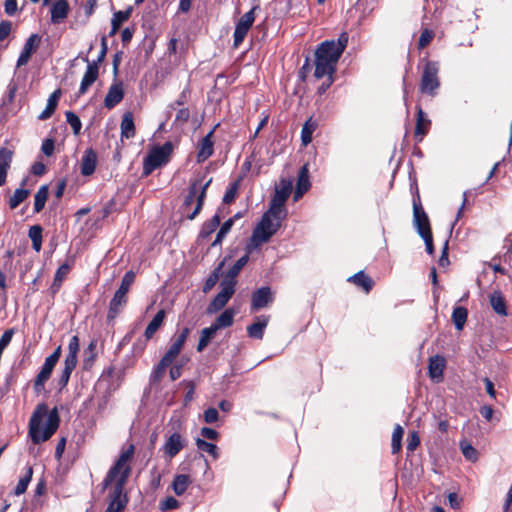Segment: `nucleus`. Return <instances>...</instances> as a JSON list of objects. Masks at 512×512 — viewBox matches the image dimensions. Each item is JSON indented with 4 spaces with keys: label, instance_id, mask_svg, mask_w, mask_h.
<instances>
[{
    "label": "nucleus",
    "instance_id": "nucleus-39",
    "mask_svg": "<svg viewBox=\"0 0 512 512\" xmlns=\"http://www.w3.org/2000/svg\"><path fill=\"white\" fill-rule=\"evenodd\" d=\"M61 357V346H58L54 352L49 355L41 368V371L49 374L51 376L54 367L56 366L57 362L59 361Z\"/></svg>",
    "mask_w": 512,
    "mask_h": 512
},
{
    "label": "nucleus",
    "instance_id": "nucleus-11",
    "mask_svg": "<svg viewBox=\"0 0 512 512\" xmlns=\"http://www.w3.org/2000/svg\"><path fill=\"white\" fill-rule=\"evenodd\" d=\"M293 187V182L290 179H282L279 182V185L275 188L274 196L270 202L269 208H274V210L285 213L286 209L284 208V205L288 199V197L291 194Z\"/></svg>",
    "mask_w": 512,
    "mask_h": 512
},
{
    "label": "nucleus",
    "instance_id": "nucleus-61",
    "mask_svg": "<svg viewBox=\"0 0 512 512\" xmlns=\"http://www.w3.org/2000/svg\"><path fill=\"white\" fill-rule=\"evenodd\" d=\"M11 32V23L9 21L0 22V40H4Z\"/></svg>",
    "mask_w": 512,
    "mask_h": 512
},
{
    "label": "nucleus",
    "instance_id": "nucleus-21",
    "mask_svg": "<svg viewBox=\"0 0 512 512\" xmlns=\"http://www.w3.org/2000/svg\"><path fill=\"white\" fill-rule=\"evenodd\" d=\"M183 447V437L179 433L175 432L166 440L163 450L168 457L173 458L183 449Z\"/></svg>",
    "mask_w": 512,
    "mask_h": 512
},
{
    "label": "nucleus",
    "instance_id": "nucleus-13",
    "mask_svg": "<svg viewBox=\"0 0 512 512\" xmlns=\"http://www.w3.org/2000/svg\"><path fill=\"white\" fill-rule=\"evenodd\" d=\"M413 221L420 236L432 233L428 216L420 202H413Z\"/></svg>",
    "mask_w": 512,
    "mask_h": 512
},
{
    "label": "nucleus",
    "instance_id": "nucleus-51",
    "mask_svg": "<svg viewBox=\"0 0 512 512\" xmlns=\"http://www.w3.org/2000/svg\"><path fill=\"white\" fill-rule=\"evenodd\" d=\"M461 450H462L464 457L467 460L474 462L478 459V452L471 444H469L467 442H462Z\"/></svg>",
    "mask_w": 512,
    "mask_h": 512
},
{
    "label": "nucleus",
    "instance_id": "nucleus-3",
    "mask_svg": "<svg viewBox=\"0 0 512 512\" xmlns=\"http://www.w3.org/2000/svg\"><path fill=\"white\" fill-rule=\"evenodd\" d=\"M59 415L56 409L48 411L46 404L37 405L29 421V435L33 443L47 441L59 427Z\"/></svg>",
    "mask_w": 512,
    "mask_h": 512
},
{
    "label": "nucleus",
    "instance_id": "nucleus-5",
    "mask_svg": "<svg viewBox=\"0 0 512 512\" xmlns=\"http://www.w3.org/2000/svg\"><path fill=\"white\" fill-rule=\"evenodd\" d=\"M80 349V341L77 335H74L70 338L68 344V352L64 359V367L61 371V374L58 378V386L59 389L62 390L65 388L69 382L71 373L76 368L77 365V355Z\"/></svg>",
    "mask_w": 512,
    "mask_h": 512
},
{
    "label": "nucleus",
    "instance_id": "nucleus-27",
    "mask_svg": "<svg viewBox=\"0 0 512 512\" xmlns=\"http://www.w3.org/2000/svg\"><path fill=\"white\" fill-rule=\"evenodd\" d=\"M348 281L363 289L366 293H369L374 286L373 279L363 271L352 275L348 278Z\"/></svg>",
    "mask_w": 512,
    "mask_h": 512
},
{
    "label": "nucleus",
    "instance_id": "nucleus-43",
    "mask_svg": "<svg viewBox=\"0 0 512 512\" xmlns=\"http://www.w3.org/2000/svg\"><path fill=\"white\" fill-rule=\"evenodd\" d=\"M221 221V217L218 214H215L209 221L205 222L200 231V237L207 238L209 237L219 226Z\"/></svg>",
    "mask_w": 512,
    "mask_h": 512
},
{
    "label": "nucleus",
    "instance_id": "nucleus-55",
    "mask_svg": "<svg viewBox=\"0 0 512 512\" xmlns=\"http://www.w3.org/2000/svg\"><path fill=\"white\" fill-rule=\"evenodd\" d=\"M204 421L208 424L214 423L219 419L217 409L211 407L204 411Z\"/></svg>",
    "mask_w": 512,
    "mask_h": 512
},
{
    "label": "nucleus",
    "instance_id": "nucleus-42",
    "mask_svg": "<svg viewBox=\"0 0 512 512\" xmlns=\"http://www.w3.org/2000/svg\"><path fill=\"white\" fill-rule=\"evenodd\" d=\"M249 256L246 254L239 258L236 263L229 269L226 275V279L223 281H236L235 278L238 276L242 268L247 264Z\"/></svg>",
    "mask_w": 512,
    "mask_h": 512
},
{
    "label": "nucleus",
    "instance_id": "nucleus-10",
    "mask_svg": "<svg viewBox=\"0 0 512 512\" xmlns=\"http://www.w3.org/2000/svg\"><path fill=\"white\" fill-rule=\"evenodd\" d=\"M438 65L435 62H427L421 78V91L434 95L439 87Z\"/></svg>",
    "mask_w": 512,
    "mask_h": 512
},
{
    "label": "nucleus",
    "instance_id": "nucleus-53",
    "mask_svg": "<svg viewBox=\"0 0 512 512\" xmlns=\"http://www.w3.org/2000/svg\"><path fill=\"white\" fill-rule=\"evenodd\" d=\"M434 38V32L430 29H424L420 35L419 41H418V48L423 49L425 48Z\"/></svg>",
    "mask_w": 512,
    "mask_h": 512
},
{
    "label": "nucleus",
    "instance_id": "nucleus-4",
    "mask_svg": "<svg viewBox=\"0 0 512 512\" xmlns=\"http://www.w3.org/2000/svg\"><path fill=\"white\" fill-rule=\"evenodd\" d=\"M285 213H280L274 208H269L255 227L251 241L255 246L267 242L280 228L281 222L285 219Z\"/></svg>",
    "mask_w": 512,
    "mask_h": 512
},
{
    "label": "nucleus",
    "instance_id": "nucleus-52",
    "mask_svg": "<svg viewBox=\"0 0 512 512\" xmlns=\"http://www.w3.org/2000/svg\"><path fill=\"white\" fill-rule=\"evenodd\" d=\"M50 378V375L41 371L37 374L34 380V391L40 394L44 390L46 381Z\"/></svg>",
    "mask_w": 512,
    "mask_h": 512
},
{
    "label": "nucleus",
    "instance_id": "nucleus-9",
    "mask_svg": "<svg viewBox=\"0 0 512 512\" xmlns=\"http://www.w3.org/2000/svg\"><path fill=\"white\" fill-rule=\"evenodd\" d=\"M236 281H222L221 291L208 305L207 314H214L223 309L235 292Z\"/></svg>",
    "mask_w": 512,
    "mask_h": 512
},
{
    "label": "nucleus",
    "instance_id": "nucleus-50",
    "mask_svg": "<svg viewBox=\"0 0 512 512\" xmlns=\"http://www.w3.org/2000/svg\"><path fill=\"white\" fill-rule=\"evenodd\" d=\"M65 116H66V121L69 123V125L71 126V128L73 130V133L75 135H78L80 133V130L82 127L80 118L72 111L66 112Z\"/></svg>",
    "mask_w": 512,
    "mask_h": 512
},
{
    "label": "nucleus",
    "instance_id": "nucleus-15",
    "mask_svg": "<svg viewBox=\"0 0 512 512\" xmlns=\"http://www.w3.org/2000/svg\"><path fill=\"white\" fill-rule=\"evenodd\" d=\"M273 293L270 287H261L253 292L251 297V309L252 311H258L259 309L267 307L273 302Z\"/></svg>",
    "mask_w": 512,
    "mask_h": 512
},
{
    "label": "nucleus",
    "instance_id": "nucleus-17",
    "mask_svg": "<svg viewBox=\"0 0 512 512\" xmlns=\"http://www.w3.org/2000/svg\"><path fill=\"white\" fill-rule=\"evenodd\" d=\"M189 334L190 329L187 327L183 328L169 347L168 351L164 354V357L173 362L180 354Z\"/></svg>",
    "mask_w": 512,
    "mask_h": 512
},
{
    "label": "nucleus",
    "instance_id": "nucleus-20",
    "mask_svg": "<svg viewBox=\"0 0 512 512\" xmlns=\"http://www.w3.org/2000/svg\"><path fill=\"white\" fill-rule=\"evenodd\" d=\"M69 3L67 0H57L52 4L50 13H51V22L53 24L62 23L69 14Z\"/></svg>",
    "mask_w": 512,
    "mask_h": 512
},
{
    "label": "nucleus",
    "instance_id": "nucleus-37",
    "mask_svg": "<svg viewBox=\"0 0 512 512\" xmlns=\"http://www.w3.org/2000/svg\"><path fill=\"white\" fill-rule=\"evenodd\" d=\"M317 127V123L309 118L303 125L301 131V141L303 146H307L312 141V135Z\"/></svg>",
    "mask_w": 512,
    "mask_h": 512
},
{
    "label": "nucleus",
    "instance_id": "nucleus-8",
    "mask_svg": "<svg viewBox=\"0 0 512 512\" xmlns=\"http://www.w3.org/2000/svg\"><path fill=\"white\" fill-rule=\"evenodd\" d=\"M210 183L211 179H209L204 184H202L200 180H195L191 184L188 195L186 196L184 201V207L185 209H188V207L193 203L195 198L197 199V203L194 210L187 215V218L189 220H193L200 213L204 203V199L206 197V191Z\"/></svg>",
    "mask_w": 512,
    "mask_h": 512
},
{
    "label": "nucleus",
    "instance_id": "nucleus-19",
    "mask_svg": "<svg viewBox=\"0 0 512 512\" xmlns=\"http://www.w3.org/2000/svg\"><path fill=\"white\" fill-rule=\"evenodd\" d=\"M214 129H212L198 144L197 162L207 160L213 154L214 142L212 140Z\"/></svg>",
    "mask_w": 512,
    "mask_h": 512
},
{
    "label": "nucleus",
    "instance_id": "nucleus-60",
    "mask_svg": "<svg viewBox=\"0 0 512 512\" xmlns=\"http://www.w3.org/2000/svg\"><path fill=\"white\" fill-rule=\"evenodd\" d=\"M70 267L67 264L61 265L55 274V282H62L64 277L68 274Z\"/></svg>",
    "mask_w": 512,
    "mask_h": 512
},
{
    "label": "nucleus",
    "instance_id": "nucleus-7",
    "mask_svg": "<svg viewBox=\"0 0 512 512\" xmlns=\"http://www.w3.org/2000/svg\"><path fill=\"white\" fill-rule=\"evenodd\" d=\"M135 281V273L128 271L122 278L119 289L110 301L108 318L114 319L121 308L127 303V294Z\"/></svg>",
    "mask_w": 512,
    "mask_h": 512
},
{
    "label": "nucleus",
    "instance_id": "nucleus-31",
    "mask_svg": "<svg viewBox=\"0 0 512 512\" xmlns=\"http://www.w3.org/2000/svg\"><path fill=\"white\" fill-rule=\"evenodd\" d=\"M490 305L493 310L501 316L507 315V307L503 295L499 291H494L489 296Z\"/></svg>",
    "mask_w": 512,
    "mask_h": 512
},
{
    "label": "nucleus",
    "instance_id": "nucleus-58",
    "mask_svg": "<svg viewBox=\"0 0 512 512\" xmlns=\"http://www.w3.org/2000/svg\"><path fill=\"white\" fill-rule=\"evenodd\" d=\"M179 506L178 500L173 497H168L161 503V510L176 509Z\"/></svg>",
    "mask_w": 512,
    "mask_h": 512
},
{
    "label": "nucleus",
    "instance_id": "nucleus-64",
    "mask_svg": "<svg viewBox=\"0 0 512 512\" xmlns=\"http://www.w3.org/2000/svg\"><path fill=\"white\" fill-rule=\"evenodd\" d=\"M190 117V112L187 108L180 109L175 117V121L179 123H186Z\"/></svg>",
    "mask_w": 512,
    "mask_h": 512
},
{
    "label": "nucleus",
    "instance_id": "nucleus-59",
    "mask_svg": "<svg viewBox=\"0 0 512 512\" xmlns=\"http://www.w3.org/2000/svg\"><path fill=\"white\" fill-rule=\"evenodd\" d=\"M41 150L46 156H51L54 152V140L53 139L44 140V142L42 143Z\"/></svg>",
    "mask_w": 512,
    "mask_h": 512
},
{
    "label": "nucleus",
    "instance_id": "nucleus-22",
    "mask_svg": "<svg viewBox=\"0 0 512 512\" xmlns=\"http://www.w3.org/2000/svg\"><path fill=\"white\" fill-rule=\"evenodd\" d=\"M446 365L444 357L435 355L430 357L428 365V373L432 380L440 382L443 379V371Z\"/></svg>",
    "mask_w": 512,
    "mask_h": 512
},
{
    "label": "nucleus",
    "instance_id": "nucleus-32",
    "mask_svg": "<svg viewBox=\"0 0 512 512\" xmlns=\"http://www.w3.org/2000/svg\"><path fill=\"white\" fill-rule=\"evenodd\" d=\"M165 319V311L163 309L159 310L154 318L149 322L148 326L145 329L144 335L146 339H151L156 331L161 327Z\"/></svg>",
    "mask_w": 512,
    "mask_h": 512
},
{
    "label": "nucleus",
    "instance_id": "nucleus-49",
    "mask_svg": "<svg viewBox=\"0 0 512 512\" xmlns=\"http://www.w3.org/2000/svg\"><path fill=\"white\" fill-rule=\"evenodd\" d=\"M225 261H226V259L221 261L219 263V265L215 268L213 273L208 277V279L206 280L204 287H203L204 292L209 291L217 283V281L219 279L220 271H221L222 267L224 266Z\"/></svg>",
    "mask_w": 512,
    "mask_h": 512
},
{
    "label": "nucleus",
    "instance_id": "nucleus-2",
    "mask_svg": "<svg viewBox=\"0 0 512 512\" xmlns=\"http://www.w3.org/2000/svg\"><path fill=\"white\" fill-rule=\"evenodd\" d=\"M348 43L347 33H342L338 40H326L322 42L315 51L314 78L325 81L318 88L319 93H324L334 81V73L338 60L344 52Z\"/></svg>",
    "mask_w": 512,
    "mask_h": 512
},
{
    "label": "nucleus",
    "instance_id": "nucleus-41",
    "mask_svg": "<svg viewBox=\"0 0 512 512\" xmlns=\"http://www.w3.org/2000/svg\"><path fill=\"white\" fill-rule=\"evenodd\" d=\"M28 236L32 241V247L36 252H39L42 247V227L40 225L31 226Z\"/></svg>",
    "mask_w": 512,
    "mask_h": 512
},
{
    "label": "nucleus",
    "instance_id": "nucleus-14",
    "mask_svg": "<svg viewBox=\"0 0 512 512\" xmlns=\"http://www.w3.org/2000/svg\"><path fill=\"white\" fill-rule=\"evenodd\" d=\"M41 43V37L38 34H31L26 40L24 47L17 60V67L26 65L31 55L37 51Z\"/></svg>",
    "mask_w": 512,
    "mask_h": 512
},
{
    "label": "nucleus",
    "instance_id": "nucleus-48",
    "mask_svg": "<svg viewBox=\"0 0 512 512\" xmlns=\"http://www.w3.org/2000/svg\"><path fill=\"white\" fill-rule=\"evenodd\" d=\"M234 223V218H230L227 221H225L222 226L220 227L216 238L214 242L212 243V246L215 247L217 245H220L224 237L229 233Z\"/></svg>",
    "mask_w": 512,
    "mask_h": 512
},
{
    "label": "nucleus",
    "instance_id": "nucleus-6",
    "mask_svg": "<svg viewBox=\"0 0 512 512\" xmlns=\"http://www.w3.org/2000/svg\"><path fill=\"white\" fill-rule=\"evenodd\" d=\"M172 152L173 144L171 142H166L162 146L153 148L144 159V174L149 175L158 167L166 164L169 161Z\"/></svg>",
    "mask_w": 512,
    "mask_h": 512
},
{
    "label": "nucleus",
    "instance_id": "nucleus-34",
    "mask_svg": "<svg viewBox=\"0 0 512 512\" xmlns=\"http://www.w3.org/2000/svg\"><path fill=\"white\" fill-rule=\"evenodd\" d=\"M468 311L465 307L458 306L452 313V321L456 329L461 331L467 321Z\"/></svg>",
    "mask_w": 512,
    "mask_h": 512
},
{
    "label": "nucleus",
    "instance_id": "nucleus-36",
    "mask_svg": "<svg viewBox=\"0 0 512 512\" xmlns=\"http://www.w3.org/2000/svg\"><path fill=\"white\" fill-rule=\"evenodd\" d=\"M216 332H217V330L213 325H211L207 328H204L201 331V336H200V339H199V342L197 345L198 352L203 351L208 346L210 341L214 338Z\"/></svg>",
    "mask_w": 512,
    "mask_h": 512
},
{
    "label": "nucleus",
    "instance_id": "nucleus-54",
    "mask_svg": "<svg viewBox=\"0 0 512 512\" xmlns=\"http://www.w3.org/2000/svg\"><path fill=\"white\" fill-rule=\"evenodd\" d=\"M420 444V439L417 432H410L408 435L407 450L414 451Z\"/></svg>",
    "mask_w": 512,
    "mask_h": 512
},
{
    "label": "nucleus",
    "instance_id": "nucleus-18",
    "mask_svg": "<svg viewBox=\"0 0 512 512\" xmlns=\"http://www.w3.org/2000/svg\"><path fill=\"white\" fill-rule=\"evenodd\" d=\"M88 62L86 72L82 78L80 88H79V94L83 95L87 92L89 87L97 80L99 75V68L97 65V62H89L88 59H86Z\"/></svg>",
    "mask_w": 512,
    "mask_h": 512
},
{
    "label": "nucleus",
    "instance_id": "nucleus-1",
    "mask_svg": "<svg viewBox=\"0 0 512 512\" xmlns=\"http://www.w3.org/2000/svg\"><path fill=\"white\" fill-rule=\"evenodd\" d=\"M134 453L135 446L133 444H129L125 450L121 451L118 459L109 469L103 480V489H106L111 484L115 483L109 505L105 512H123L128 503L127 496L123 491L131 474V462L134 457Z\"/></svg>",
    "mask_w": 512,
    "mask_h": 512
},
{
    "label": "nucleus",
    "instance_id": "nucleus-16",
    "mask_svg": "<svg viewBox=\"0 0 512 512\" xmlns=\"http://www.w3.org/2000/svg\"><path fill=\"white\" fill-rule=\"evenodd\" d=\"M124 97L123 83L121 81L113 83L105 96L104 105L108 109L114 108L122 101Z\"/></svg>",
    "mask_w": 512,
    "mask_h": 512
},
{
    "label": "nucleus",
    "instance_id": "nucleus-63",
    "mask_svg": "<svg viewBox=\"0 0 512 512\" xmlns=\"http://www.w3.org/2000/svg\"><path fill=\"white\" fill-rule=\"evenodd\" d=\"M201 435L204 437V438H207V439H210V440H215L218 438L219 436V433L212 429V428H209V427H203L201 429Z\"/></svg>",
    "mask_w": 512,
    "mask_h": 512
},
{
    "label": "nucleus",
    "instance_id": "nucleus-45",
    "mask_svg": "<svg viewBox=\"0 0 512 512\" xmlns=\"http://www.w3.org/2000/svg\"><path fill=\"white\" fill-rule=\"evenodd\" d=\"M30 194L28 189L18 188L14 191L9 199V206L11 209L17 208Z\"/></svg>",
    "mask_w": 512,
    "mask_h": 512
},
{
    "label": "nucleus",
    "instance_id": "nucleus-12",
    "mask_svg": "<svg viewBox=\"0 0 512 512\" xmlns=\"http://www.w3.org/2000/svg\"><path fill=\"white\" fill-rule=\"evenodd\" d=\"M255 7L245 13L238 21L234 31V45L237 47L244 38L255 21Z\"/></svg>",
    "mask_w": 512,
    "mask_h": 512
},
{
    "label": "nucleus",
    "instance_id": "nucleus-47",
    "mask_svg": "<svg viewBox=\"0 0 512 512\" xmlns=\"http://www.w3.org/2000/svg\"><path fill=\"white\" fill-rule=\"evenodd\" d=\"M196 445L199 450L210 454L214 459L219 457L218 447L215 444L198 438L196 440Z\"/></svg>",
    "mask_w": 512,
    "mask_h": 512
},
{
    "label": "nucleus",
    "instance_id": "nucleus-46",
    "mask_svg": "<svg viewBox=\"0 0 512 512\" xmlns=\"http://www.w3.org/2000/svg\"><path fill=\"white\" fill-rule=\"evenodd\" d=\"M404 434V430L400 425H397L392 433L391 448L392 453L396 454L401 450V441Z\"/></svg>",
    "mask_w": 512,
    "mask_h": 512
},
{
    "label": "nucleus",
    "instance_id": "nucleus-62",
    "mask_svg": "<svg viewBox=\"0 0 512 512\" xmlns=\"http://www.w3.org/2000/svg\"><path fill=\"white\" fill-rule=\"evenodd\" d=\"M55 110H56V106L50 104V102L47 101L46 108L39 115V119L46 120V119L50 118Z\"/></svg>",
    "mask_w": 512,
    "mask_h": 512
},
{
    "label": "nucleus",
    "instance_id": "nucleus-25",
    "mask_svg": "<svg viewBox=\"0 0 512 512\" xmlns=\"http://www.w3.org/2000/svg\"><path fill=\"white\" fill-rule=\"evenodd\" d=\"M97 164V154L92 149H87L81 160V174L89 176L94 173Z\"/></svg>",
    "mask_w": 512,
    "mask_h": 512
},
{
    "label": "nucleus",
    "instance_id": "nucleus-26",
    "mask_svg": "<svg viewBox=\"0 0 512 512\" xmlns=\"http://www.w3.org/2000/svg\"><path fill=\"white\" fill-rule=\"evenodd\" d=\"M13 158V151L2 147L0 148V186L6 182L7 172L10 168Z\"/></svg>",
    "mask_w": 512,
    "mask_h": 512
},
{
    "label": "nucleus",
    "instance_id": "nucleus-33",
    "mask_svg": "<svg viewBox=\"0 0 512 512\" xmlns=\"http://www.w3.org/2000/svg\"><path fill=\"white\" fill-rule=\"evenodd\" d=\"M132 8H128L125 11H118L113 14V17L111 19V31L109 33L110 36H114L122 23L127 21L131 15Z\"/></svg>",
    "mask_w": 512,
    "mask_h": 512
},
{
    "label": "nucleus",
    "instance_id": "nucleus-56",
    "mask_svg": "<svg viewBox=\"0 0 512 512\" xmlns=\"http://www.w3.org/2000/svg\"><path fill=\"white\" fill-rule=\"evenodd\" d=\"M238 190V183H234L224 194L223 203L229 204L234 201Z\"/></svg>",
    "mask_w": 512,
    "mask_h": 512
},
{
    "label": "nucleus",
    "instance_id": "nucleus-24",
    "mask_svg": "<svg viewBox=\"0 0 512 512\" xmlns=\"http://www.w3.org/2000/svg\"><path fill=\"white\" fill-rule=\"evenodd\" d=\"M309 170L307 164L303 165L299 171L297 187L294 193V200H299L303 194L309 189Z\"/></svg>",
    "mask_w": 512,
    "mask_h": 512
},
{
    "label": "nucleus",
    "instance_id": "nucleus-30",
    "mask_svg": "<svg viewBox=\"0 0 512 512\" xmlns=\"http://www.w3.org/2000/svg\"><path fill=\"white\" fill-rule=\"evenodd\" d=\"M269 318L262 316L258 321L247 327L248 336L255 339H262L264 330L268 325Z\"/></svg>",
    "mask_w": 512,
    "mask_h": 512
},
{
    "label": "nucleus",
    "instance_id": "nucleus-28",
    "mask_svg": "<svg viewBox=\"0 0 512 512\" xmlns=\"http://www.w3.org/2000/svg\"><path fill=\"white\" fill-rule=\"evenodd\" d=\"M120 130L122 139H130L135 136L136 130L133 114L131 112L124 113L120 124Z\"/></svg>",
    "mask_w": 512,
    "mask_h": 512
},
{
    "label": "nucleus",
    "instance_id": "nucleus-23",
    "mask_svg": "<svg viewBox=\"0 0 512 512\" xmlns=\"http://www.w3.org/2000/svg\"><path fill=\"white\" fill-rule=\"evenodd\" d=\"M430 126V119L427 118L421 107H417L415 137L421 141L423 137L428 133Z\"/></svg>",
    "mask_w": 512,
    "mask_h": 512
},
{
    "label": "nucleus",
    "instance_id": "nucleus-57",
    "mask_svg": "<svg viewBox=\"0 0 512 512\" xmlns=\"http://www.w3.org/2000/svg\"><path fill=\"white\" fill-rule=\"evenodd\" d=\"M4 10L8 16H14L17 13V0H5Z\"/></svg>",
    "mask_w": 512,
    "mask_h": 512
},
{
    "label": "nucleus",
    "instance_id": "nucleus-44",
    "mask_svg": "<svg viewBox=\"0 0 512 512\" xmlns=\"http://www.w3.org/2000/svg\"><path fill=\"white\" fill-rule=\"evenodd\" d=\"M32 475H33V468L31 466H28L26 469L25 475L19 479V481L15 487V490H14L15 495H17V496L22 495L26 491V489L32 479Z\"/></svg>",
    "mask_w": 512,
    "mask_h": 512
},
{
    "label": "nucleus",
    "instance_id": "nucleus-35",
    "mask_svg": "<svg viewBox=\"0 0 512 512\" xmlns=\"http://www.w3.org/2000/svg\"><path fill=\"white\" fill-rule=\"evenodd\" d=\"M191 482L192 481L188 475H184V474L177 475L174 478L173 484H172L175 494L178 496H181L182 494H184L185 491L187 490L188 486L191 484Z\"/></svg>",
    "mask_w": 512,
    "mask_h": 512
},
{
    "label": "nucleus",
    "instance_id": "nucleus-29",
    "mask_svg": "<svg viewBox=\"0 0 512 512\" xmlns=\"http://www.w3.org/2000/svg\"><path fill=\"white\" fill-rule=\"evenodd\" d=\"M236 315V311L228 308L224 310L212 323V325L216 328V330L224 329L230 327L234 322V316Z\"/></svg>",
    "mask_w": 512,
    "mask_h": 512
},
{
    "label": "nucleus",
    "instance_id": "nucleus-38",
    "mask_svg": "<svg viewBox=\"0 0 512 512\" xmlns=\"http://www.w3.org/2000/svg\"><path fill=\"white\" fill-rule=\"evenodd\" d=\"M49 189L47 185H42L34 196V212L39 213L45 206L48 198Z\"/></svg>",
    "mask_w": 512,
    "mask_h": 512
},
{
    "label": "nucleus",
    "instance_id": "nucleus-40",
    "mask_svg": "<svg viewBox=\"0 0 512 512\" xmlns=\"http://www.w3.org/2000/svg\"><path fill=\"white\" fill-rule=\"evenodd\" d=\"M173 362L170 361L166 357H162L158 365L154 368L152 374H151V380L154 383L160 382L165 375L166 369L168 366H170Z\"/></svg>",
    "mask_w": 512,
    "mask_h": 512
}]
</instances>
